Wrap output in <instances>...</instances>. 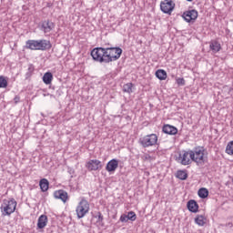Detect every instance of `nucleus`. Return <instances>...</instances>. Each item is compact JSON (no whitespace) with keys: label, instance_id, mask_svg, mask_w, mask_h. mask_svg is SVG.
I'll return each mask as SVG.
<instances>
[{"label":"nucleus","instance_id":"nucleus-28","mask_svg":"<svg viewBox=\"0 0 233 233\" xmlns=\"http://www.w3.org/2000/svg\"><path fill=\"white\" fill-rule=\"evenodd\" d=\"M133 86H134V84H132V83L125 84L123 86V92H127V94H132Z\"/></svg>","mask_w":233,"mask_h":233},{"label":"nucleus","instance_id":"nucleus-17","mask_svg":"<svg viewBox=\"0 0 233 233\" xmlns=\"http://www.w3.org/2000/svg\"><path fill=\"white\" fill-rule=\"evenodd\" d=\"M48 225V217L46 215H41L37 220V228H45Z\"/></svg>","mask_w":233,"mask_h":233},{"label":"nucleus","instance_id":"nucleus-10","mask_svg":"<svg viewBox=\"0 0 233 233\" xmlns=\"http://www.w3.org/2000/svg\"><path fill=\"white\" fill-rule=\"evenodd\" d=\"M198 11L196 9L188 10L183 13L182 17L187 23H192L198 19Z\"/></svg>","mask_w":233,"mask_h":233},{"label":"nucleus","instance_id":"nucleus-33","mask_svg":"<svg viewBox=\"0 0 233 233\" xmlns=\"http://www.w3.org/2000/svg\"><path fill=\"white\" fill-rule=\"evenodd\" d=\"M120 221H121V223H127V221H129L128 217L125 214L121 215Z\"/></svg>","mask_w":233,"mask_h":233},{"label":"nucleus","instance_id":"nucleus-32","mask_svg":"<svg viewBox=\"0 0 233 233\" xmlns=\"http://www.w3.org/2000/svg\"><path fill=\"white\" fill-rule=\"evenodd\" d=\"M177 84L179 86H185V78H177Z\"/></svg>","mask_w":233,"mask_h":233},{"label":"nucleus","instance_id":"nucleus-18","mask_svg":"<svg viewBox=\"0 0 233 233\" xmlns=\"http://www.w3.org/2000/svg\"><path fill=\"white\" fill-rule=\"evenodd\" d=\"M25 48L28 50H39V45L37 40H27L25 42Z\"/></svg>","mask_w":233,"mask_h":233},{"label":"nucleus","instance_id":"nucleus-31","mask_svg":"<svg viewBox=\"0 0 233 233\" xmlns=\"http://www.w3.org/2000/svg\"><path fill=\"white\" fill-rule=\"evenodd\" d=\"M93 218H96V219H97L96 223H101L103 222V219H104L103 214H101V212L99 211L96 213V215H94Z\"/></svg>","mask_w":233,"mask_h":233},{"label":"nucleus","instance_id":"nucleus-19","mask_svg":"<svg viewBox=\"0 0 233 233\" xmlns=\"http://www.w3.org/2000/svg\"><path fill=\"white\" fill-rule=\"evenodd\" d=\"M209 48L213 52V54H218L219 50H221V44L216 40H212L209 44Z\"/></svg>","mask_w":233,"mask_h":233},{"label":"nucleus","instance_id":"nucleus-34","mask_svg":"<svg viewBox=\"0 0 233 233\" xmlns=\"http://www.w3.org/2000/svg\"><path fill=\"white\" fill-rule=\"evenodd\" d=\"M14 101H15V105H17V103H19V101H21V97L19 96H15L14 98Z\"/></svg>","mask_w":233,"mask_h":233},{"label":"nucleus","instance_id":"nucleus-6","mask_svg":"<svg viewBox=\"0 0 233 233\" xmlns=\"http://www.w3.org/2000/svg\"><path fill=\"white\" fill-rule=\"evenodd\" d=\"M188 156H190V151H183L182 153H178V156L176 157L175 160L177 163L187 167V165L192 164V159L189 158Z\"/></svg>","mask_w":233,"mask_h":233},{"label":"nucleus","instance_id":"nucleus-7","mask_svg":"<svg viewBox=\"0 0 233 233\" xmlns=\"http://www.w3.org/2000/svg\"><path fill=\"white\" fill-rule=\"evenodd\" d=\"M176 7V4L172 0H164L160 3V10L163 14H172L174 8Z\"/></svg>","mask_w":233,"mask_h":233},{"label":"nucleus","instance_id":"nucleus-16","mask_svg":"<svg viewBox=\"0 0 233 233\" xmlns=\"http://www.w3.org/2000/svg\"><path fill=\"white\" fill-rule=\"evenodd\" d=\"M162 132H164V134H168L169 136H176V134H177V128L170 125H165L162 127Z\"/></svg>","mask_w":233,"mask_h":233},{"label":"nucleus","instance_id":"nucleus-35","mask_svg":"<svg viewBox=\"0 0 233 233\" xmlns=\"http://www.w3.org/2000/svg\"><path fill=\"white\" fill-rule=\"evenodd\" d=\"M226 227H228V228H232V227H233V219H232L231 222H228V223L226 224Z\"/></svg>","mask_w":233,"mask_h":233},{"label":"nucleus","instance_id":"nucleus-27","mask_svg":"<svg viewBox=\"0 0 233 233\" xmlns=\"http://www.w3.org/2000/svg\"><path fill=\"white\" fill-rule=\"evenodd\" d=\"M226 154L233 156V140L228 143L226 147Z\"/></svg>","mask_w":233,"mask_h":233},{"label":"nucleus","instance_id":"nucleus-23","mask_svg":"<svg viewBox=\"0 0 233 233\" xmlns=\"http://www.w3.org/2000/svg\"><path fill=\"white\" fill-rule=\"evenodd\" d=\"M155 75L160 81H165V79H167V71H165V69L157 70Z\"/></svg>","mask_w":233,"mask_h":233},{"label":"nucleus","instance_id":"nucleus-24","mask_svg":"<svg viewBox=\"0 0 233 233\" xmlns=\"http://www.w3.org/2000/svg\"><path fill=\"white\" fill-rule=\"evenodd\" d=\"M176 177H177V179H181V181H185V179L188 177V174L185 170H178L177 172Z\"/></svg>","mask_w":233,"mask_h":233},{"label":"nucleus","instance_id":"nucleus-20","mask_svg":"<svg viewBox=\"0 0 233 233\" xmlns=\"http://www.w3.org/2000/svg\"><path fill=\"white\" fill-rule=\"evenodd\" d=\"M195 223L196 225H198V227H205L207 224V217H205V215H197L195 218Z\"/></svg>","mask_w":233,"mask_h":233},{"label":"nucleus","instance_id":"nucleus-3","mask_svg":"<svg viewBox=\"0 0 233 233\" xmlns=\"http://www.w3.org/2000/svg\"><path fill=\"white\" fill-rule=\"evenodd\" d=\"M17 208V201L15 198L4 199L0 207L2 216H12Z\"/></svg>","mask_w":233,"mask_h":233},{"label":"nucleus","instance_id":"nucleus-22","mask_svg":"<svg viewBox=\"0 0 233 233\" xmlns=\"http://www.w3.org/2000/svg\"><path fill=\"white\" fill-rule=\"evenodd\" d=\"M49 185H50V182H48V179L46 178H42L39 182V187L42 192H46L48 190Z\"/></svg>","mask_w":233,"mask_h":233},{"label":"nucleus","instance_id":"nucleus-13","mask_svg":"<svg viewBox=\"0 0 233 233\" xmlns=\"http://www.w3.org/2000/svg\"><path fill=\"white\" fill-rule=\"evenodd\" d=\"M37 42H38V50H41L42 52L50 50V48H52V43H50L49 40L40 39V40H37Z\"/></svg>","mask_w":233,"mask_h":233},{"label":"nucleus","instance_id":"nucleus-1","mask_svg":"<svg viewBox=\"0 0 233 233\" xmlns=\"http://www.w3.org/2000/svg\"><path fill=\"white\" fill-rule=\"evenodd\" d=\"M91 56L96 63H112L110 55L108 53V47H96L91 51Z\"/></svg>","mask_w":233,"mask_h":233},{"label":"nucleus","instance_id":"nucleus-8","mask_svg":"<svg viewBox=\"0 0 233 233\" xmlns=\"http://www.w3.org/2000/svg\"><path fill=\"white\" fill-rule=\"evenodd\" d=\"M107 50L112 63L117 61L121 57V54H123V49L120 47H107Z\"/></svg>","mask_w":233,"mask_h":233},{"label":"nucleus","instance_id":"nucleus-11","mask_svg":"<svg viewBox=\"0 0 233 233\" xmlns=\"http://www.w3.org/2000/svg\"><path fill=\"white\" fill-rule=\"evenodd\" d=\"M54 28H56V24L50 20H45L41 23L40 30H42L44 34H49Z\"/></svg>","mask_w":233,"mask_h":233},{"label":"nucleus","instance_id":"nucleus-29","mask_svg":"<svg viewBox=\"0 0 233 233\" xmlns=\"http://www.w3.org/2000/svg\"><path fill=\"white\" fill-rule=\"evenodd\" d=\"M8 86V80L5 76H0V88H6Z\"/></svg>","mask_w":233,"mask_h":233},{"label":"nucleus","instance_id":"nucleus-36","mask_svg":"<svg viewBox=\"0 0 233 233\" xmlns=\"http://www.w3.org/2000/svg\"><path fill=\"white\" fill-rule=\"evenodd\" d=\"M187 1H188L189 3H191L192 0H187Z\"/></svg>","mask_w":233,"mask_h":233},{"label":"nucleus","instance_id":"nucleus-15","mask_svg":"<svg viewBox=\"0 0 233 233\" xmlns=\"http://www.w3.org/2000/svg\"><path fill=\"white\" fill-rule=\"evenodd\" d=\"M187 210H189V212H192L193 214L198 213V210H199V205L194 199L187 201Z\"/></svg>","mask_w":233,"mask_h":233},{"label":"nucleus","instance_id":"nucleus-25","mask_svg":"<svg viewBox=\"0 0 233 233\" xmlns=\"http://www.w3.org/2000/svg\"><path fill=\"white\" fill-rule=\"evenodd\" d=\"M198 197L201 198V199L208 198V189L205 187L198 189Z\"/></svg>","mask_w":233,"mask_h":233},{"label":"nucleus","instance_id":"nucleus-26","mask_svg":"<svg viewBox=\"0 0 233 233\" xmlns=\"http://www.w3.org/2000/svg\"><path fill=\"white\" fill-rule=\"evenodd\" d=\"M35 70V67L34 65L30 64L27 68V72L25 73V79H28L32 77V75L34 74V71Z\"/></svg>","mask_w":233,"mask_h":233},{"label":"nucleus","instance_id":"nucleus-5","mask_svg":"<svg viewBox=\"0 0 233 233\" xmlns=\"http://www.w3.org/2000/svg\"><path fill=\"white\" fill-rule=\"evenodd\" d=\"M88 210H90V204H88L86 199H82L76 209L78 219H81L84 216H86V214H88Z\"/></svg>","mask_w":233,"mask_h":233},{"label":"nucleus","instance_id":"nucleus-4","mask_svg":"<svg viewBox=\"0 0 233 233\" xmlns=\"http://www.w3.org/2000/svg\"><path fill=\"white\" fill-rule=\"evenodd\" d=\"M139 145L143 147V148H148V147H154V145H157V135L151 134L147 135L138 141Z\"/></svg>","mask_w":233,"mask_h":233},{"label":"nucleus","instance_id":"nucleus-14","mask_svg":"<svg viewBox=\"0 0 233 233\" xmlns=\"http://www.w3.org/2000/svg\"><path fill=\"white\" fill-rule=\"evenodd\" d=\"M54 196L56 199H61L63 203H66V199H68V193L63 189L55 191Z\"/></svg>","mask_w":233,"mask_h":233},{"label":"nucleus","instance_id":"nucleus-30","mask_svg":"<svg viewBox=\"0 0 233 233\" xmlns=\"http://www.w3.org/2000/svg\"><path fill=\"white\" fill-rule=\"evenodd\" d=\"M127 216L129 221H136V219L137 218V216L134 211H129Z\"/></svg>","mask_w":233,"mask_h":233},{"label":"nucleus","instance_id":"nucleus-2","mask_svg":"<svg viewBox=\"0 0 233 233\" xmlns=\"http://www.w3.org/2000/svg\"><path fill=\"white\" fill-rule=\"evenodd\" d=\"M189 157L191 158V161L198 165V167L205 165V147L198 146L192 150H189Z\"/></svg>","mask_w":233,"mask_h":233},{"label":"nucleus","instance_id":"nucleus-21","mask_svg":"<svg viewBox=\"0 0 233 233\" xmlns=\"http://www.w3.org/2000/svg\"><path fill=\"white\" fill-rule=\"evenodd\" d=\"M43 82L45 85H52V80L54 79V75H52L50 72H46L43 76Z\"/></svg>","mask_w":233,"mask_h":233},{"label":"nucleus","instance_id":"nucleus-12","mask_svg":"<svg viewBox=\"0 0 233 233\" xmlns=\"http://www.w3.org/2000/svg\"><path fill=\"white\" fill-rule=\"evenodd\" d=\"M119 167V160L113 158L109 160L106 166V172H109V174H114L116 170H117V167Z\"/></svg>","mask_w":233,"mask_h":233},{"label":"nucleus","instance_id":"nucleus-9","mask_svg":"<svg viewBox=\"0 0 233 233\" xmlns=\"http://www.w3.org/2000/svg\"><path fill=\"white\" fill-rule=\"evenodd\" d=\"M86 167L87 170L92 172L96 170H101V168H103V164L100 160L91 159L88 162H86Z\"/></svg>","mask_w":233,"mask_h":233}]
</instances>
